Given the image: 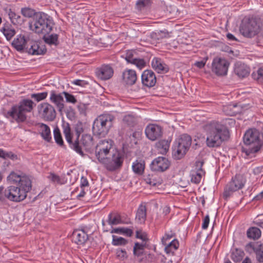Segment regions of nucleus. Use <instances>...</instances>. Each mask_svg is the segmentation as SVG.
Wrapping results in <instances>:
<instances>
[{
	"label": "nucleus",
	"instance_id": "obj_1",
	"mask_svg": "<svg viewBox=\"0 0 263 263\" xmlns=\"http://www.w3.org/2000/svg\"><path fill=\"white\" fill-rule=\"evenodd\" d=\"M62 126L66 140L71 149L83 156L84 155V150L87 151L91 148L93 146V138L90 135L84 134L82 136L80 139V138H78L73 140V137L71 135L69 123H64Z\"/></svg>",
	"mask_w": 263,
	"mask_h": 263
},
{
	"label": "nucleus",
	"instance_id": "obj_2",
	"mask_svg": "<svg viewBox=\"0 0 263 263\" xmlns=\"http://www.w3.org/2000/svg\"><path fill=\"white\" fill-rule=\"evenodd\" d=\"M206 145L209 147H219L222 143L229 138L227 127L219 122L213 121L206 126Z\"/></svg>",
	"mask_w": 263,
	"mask_h": 263
},
{
	"label": "nucleus",
	"instance_id": "obj_3",
	"mask_svg": "<svg viewBox=\"0 0 263 263\" xmlns=\"http://www.w3.org/2000/svg\"><path fill=\"white\" fill-rule=\"evenodd\" d=\"M11 44L17 51H25L32 55H43L46 52L44 45L40 46L38 43L30 40L25 34L17 35Z\"/></svg>",
	"mask_w": 263,
	"mask_h": 263
},
{
	"label": "nucleus",
	"instance_id": "obj_4",
	"mask_svg": "<svg viewBox=\"0 0 263 263\" xmlns=\"http://www.w3.org/2000/svg\"><path fill=\"white\" fill-rule=\"evenodd\" d=\"M35 105L31 100L24 99L12 106L10 110L5 113V116L7 118H11L17 123L23 122L27 118L26 113L30 112Z\"/></svg>",
	"mask_w": 263,
	"mask_h": 263
},
{
	"label": "nucleus",
	"instance_id": "obj_5",
	"mask_svg": "<svg viewBox=\"0 0 263 263\" xmlns=\"http://www.w3.org/2000/svg\"><path fill=\"white\" fill-rule=\"evenodd\" d=\"M53 24V20L49 15L39 12L29 23V27L38 34H48L52 30Z\"/></svg>",
	"mask_w": 263,
	"mask_h": 263
},
{
	"label": "nucleus",
	"instance_id": "obj_6",
	"mask_svg": "<svg viewBox=\"0 0 263 263\" xmlns=\"http://www.w3.org/2000/svg\"><path fill=\"white\" fill-rule=\"evenodd\" d=\"M259 136V132L256 129H250L246 132L243 136V142L246 147H243V152L247 156L256 153L260 150L262 142Z\"/></svg>",
	"mask_w": 263,
	"mask_h": 263
},
{
	"label": "nucleus",
	"instance_id": "obj_7",
	"mask_svg": "<svg viewBox=\"0 0 263 263\" xmlns=\"http://www.w3.org/2000/svg\"><path fill=\"white\" fill-rule=\"evenodd\" d=\"M113 116L109 114L99 116L93 122L92 132L95 135L100 137H105L112 125Z\"/></svg>",
	"mask_w": 263,
	"mask_h": 263
},
{
	"label": "nucleus",
	"instance_id": "obj_8",
	"mask_svg": "<svg viewBox=\"0 0 263 263\" xmlns=\"http://www.w3.org/2000/svg\"><path fill=\"white\" fill-rule=\"evenodd\" d=\"M9 181L12 182H18L17 186H14L19 191V195L23 194V197L25 199L27 194L29 192L32 188V182L30 178L22 173H16L12 172L7 177Z\"/></svg>",
	"mask_w": 263,
	"mask_h": 263
},
{
	"label": "nucleus",
	"instance_id": "obj_9",
	"mask_svg": "<svg viewBox=\"0 0 263 263\" xmlns=\"http://www.w3.org/2000/svg\"><path fill=\"white\" fill-rule=\"evenodd\" d=\"M192 143L191 137L183 134L175 141L172 147L173 154L177 159H180L186 153Z\"/></svg>",
	"mask_w": 263,
	"mask_h": 263
},
{
	"label": "nucleus",
	"instance_id": "obj_10",
	"mask_svg": "<svg viewBox=\"0 0 263 263\" xmlns=\"http://www.w3.org/2000/svg\"><path fill=\"white\" fill-rule=\"evenodd\" d=\"M246 183V179L243 175L236 174L232 177L231 181L226 185L223 194V197L227 199L233 192L241 189Z\"/></svg>",
	"mask_w": 263,
	"mask_h": 263
},
{
	"label": "nucleus",
	"instance_id": "obj_11",
	"mask_svg": "<svg viewBox=\"0 0 263 263\" xmlns=\"http://www.w3.org/2000/svg\"><path fill=\"white\" fill-rule=\"evenodd\" d=\"M124 160L123 156L119 151H115L111 155V157H107L103 162L101 163L104 165L109 171H115L121 167Z\"/></svg>",
	"mask_w": 263,
	"mask_h": 263
},
{
	"label": "nucleus",
	"instance_id": "obj_12",
	"mask_svg": "<svg viewBox=\"0 0 263 263\" xmlns=\"http://www.w3.org/2000/svg\"><path fill=\"white\" fill-rule=\"evenodd\" d=\"M19 191L13 185L9 186L6 189L0 186V201L4 202L6 199L14 202H20L25 199L23 194L19 195Z\"/></svg>",
	"mask_w": 263,
	"mask_h": 263
},
{
	"label": "nucleus",
	"instance_id": "obj_13",
	"mask_svg": "<svg viewBox=\"0 0 263 263\" xmlns=\"http://www.w3.org/2000/svg\"><path fill=\"white\" fill-rule=\"evenodd\" d=\"M113 141L111 140L101 141L96 146L95 149L96 156L101 163L106 159L112 148Z\"/></svg>",
	"mask_w": 263,
	"mask_h": 263
},
{
	"label": "nucleus",
	"instance_id": "obj_14",
	"mask_svg": "<svg viewBox=\"0 0 263 263\" xmlns=\"http://www.w3.org/2000/svg\"><path fill=\"white\" fill-rule=\"evenodd\" d=\"M259 26L254 18L249 19L247 22H242L240 31L241 34L247 37H252L256 35L259 31Z\"/></svg>",
	"mask_w": 263,
	"mask_h": 263
},
{
	"label": "nucleus",
	"instance_id": "obj_15",
	"mask_svg": "<svg viewBox=\"0 0 263 263\" xmlns=\"http://www.w3.org/2000/svg\"><path fill=\"white\" fill-rule=\"evenodd\" d=\"M229 62L225 59L216 57L212 64V71L217 76H224L227 74Z\"/></svg>",
	"mask_w": 263,
	"mask_h": 263
},
{
	"label": "nucleus",
	"instance_id": "obj_16",
	"mask_svg": "<svg viewBox=\"0 0 263 263\" xmlns=\"http://www.w3.org/2000/svg\"><path fill=\"white\" fill-rule=\"evenodd\" d=\"M38 111L41 118L45 121H52L56 117L54 108L48 103L40 104L38 106Z\"/></svg>",
	"mask_w": 263,
	"mask_h": 263
},
{
	"label": "nucleus",
	"instance_id": "obj_17",
	"mask_svg": "<svg viewBox=\"0 0 263 263\" xmlns=\"http://www.w3.org/2000/svg\"><path fill=\"white\" fill-rule=\"evenodd\" d=\"M204 164L203 161H197L195 163V168L191 170L190 172L191 181L192 182L198 184L201 179L205 174V172L202 169Z\"/></svg>",
	"mask_w": 263,
	"mask_h": 263
},
{
	"label": "nucleus",
	"instance_id": "obj_18",
	"mask_svg": "<svg viewBox=\"0 0 263 263\" xmlns=\"http://www.w3.org/2000/svg\"><path fill=\"white\" fill-rule=\"evenodd\" d=\"M145 133L148 139L152 141H155L162 137V128L157 124H150L146 127Z\"/></svg>",
	"mask_w": 263,
	"mask_h": 263
},
{
	"label": "nucleus",
	"instance_id": "obj_19",
	"mask_svg": "<svg viewBox=\"0 0 263 263\" xmlns=\"http://www.w3.org/2000/svg\"><path fill=\"white\" fill-rule=\"evenodd\" d=\"M124 56L127 63L135 65L139 69H142L146 65L145 61L143 59L139 58L135 50L126 51Z\"/></svg>",
	"mask_w": 263,
	"mask_h": 263
},
{
	"label": "nucleus",
	"instance_id": "obj_20",
	"mask_svg": "<svg viewBox=\"0 0 263 263\" xmlns=\"http://www.w3.org/2000/svg\"><path fill=\"white\" fill-rule=\"evenodd\" d=\"M170 165V161L167 158L159 157L152 161L151 168L153 171L163 172L167 170Z\"/></svg>",
	"mask_w": 263,
	"mask_h": 263
},
{
	"label": "nucleus",
	"instance_id": "obj_21",
	"mask_svg": "<svg viewBox=\"0 0 263 263\" xmlns=\"http://www.w3.org/2000/svg\"><path fill=\"white\" fill-rule=\"evenodd\" d=\"M142 84L149 87L154 86L156 82V77L154 72L151 70L143 71L141 76Z\"/></svg>",
	"mask_w": 263,
	"mask_h": 263
},
{
	"label": "nucleus",
	"instance_id": "obj_22",
	"mask_svg": "<svg viewBox=\"0 0 263 263\" xmlns=\"http://www.w3.org/2000/svg\"><path fill=\"white\" fill-rule=\"evenodd\" d=\"M63 93H57L55 90L50 91V101L54 104L58 109V110L62 112L64 108V100Z\"/></svg>",
	"mask_w": 263,
	"mask_h": 263
},
{
	"label": "nucleus",
	"instance_id": "obj_23",
	"mask_svg": "<svg viewBox=\"0 0 263 263\" xmlns=\"http://www.w3.org/2000/svg\"><path fill=\"white\" fill-rule=\"evenodd\" d=\"M252 249L255 254L256 260L263 263V243L250 242L247 246Z\"/></svg>",
	"mask_w": 263,
	"mask_h": 263
},
{
	"label": "nucleus",
	"instance_id": "obj_24",
	"mask_svg": "<svg viewBox=\"0 0 263 263\" xmlns=\"http://www.w3.org/2000/svg\"><path fill=\"white\" fill-rule=\"evenodd\" d=\"M88 238V235L83 230H77L72 234V239L78 245H83Z\"/></svg>",
	"mask_w": 263,
	"mask_h": 263
},
{
	"label": "nucleus",
	"instance_id": "obj_25",
	"mask_svg": "<svg viewBox=\"0 0 263 263\" xmlns=\"http://www.w3.org/2000/svg\"><path fill=\"white\" fill-rule=\"evenodd\" d=\"M122 77L124 82L129 85H134L137 79L136 71L132 69L125 70L123 72Z\"/></svg>",
	"mask_w": 263,
	"mask_h": 263
},
{
	"label": "nucleus",
	"instance_id": "obj_26",
	"mask_svg": "<svg viewBox=\"0 0 263 263\" xmlns=\"http://www.w3.org/2000/svg\"><path fill=\"white\" fill-rule=\"evenodd\" d=\"M97 76L102 80L110 79L113 75L114 70L109 65H104L97 72Z\"/></svg>",
	"mask_w": 263,
	"mask_h": 263
},
{
	"label": "nucleus",
	"instance_id": "obj_27",
	"mask_svg": "<svg viewBox=\"0 0 263 263\" xmlns=\"http://www.w3.org/2000/svg\"><path fill=\"white\" fill-rule=\"evenodd\" d=\"M234 71L239 77L244 78L249 74V68L244 64L237 63L235 65Z\"/></svg>",
	"mask_w": 263,
	"mask_h": 263
},
{
	"label": "nucleus",
	"instance_id": "obj_28",
	"mask_svg": "<svg viewBox=\"0 0 263 263\" xmlns=\"http://www.w3.org/2000/svg\"><path fill=\"white\" fill-rule=\"evenodd\" d=\"M38 126L41 130L40 134L42 137L47 142H50L51 140V136L49 127L42 123H39Z\"/></svg>",
	"mask_w": 263,
	"mask_h": 263
},
{
	"label": "nucleus",
	"instance_id": "obj_29",
	"mask_svg": "<svg viewBox=\"0 0 263 263\" xmlns=\"http://www.w3.org/2000/svg\"><path fill=\"white\" fill-rule=\"evenodd\" d=\"M152 67L159 73H165L168 71V66L162 63L158 59H154L152 62Z\"/></svg>",
	"mask_w": 263,
	"mask_h": 263
},
{
	"label": "nucleus",
	"instance_id": "obj_30",
	"mask_svg": "<svg viewBox=\"0 0 263 263\" xmlns=\"http://www.w3.org/2000/svg\"><path fill=\"white\" fill-rule=\"evenodd\" d=\"M59 35L57 34L53 33L50 35L44 34L43 40L47 44L50 46H57L59 44L58 40Z\"/></svg>",
	"mask_w": 263,
	"mask_h": 263
},
{
	"label": "nucleus",
	"instance_id": "obj_31",
	"mask_svg": "<svg viewBox=\"0 0 263 263\" xmlns=\"http://www.w3.org/2000/svg\"><path fill=\"white\" fill-rule=\"evenodd\" d=\"M1 31L8 41H10L16 33L15 29L9 24H5Z\"/></svg>",
	"mask_w": 263,
	"mask_h": 263
},
{
	"label": "nucleus",
	"instance_id": "obj_32",
	"mask_svg": "<svg viewBox=\"0 0 263 263\" xmlns=\"http://www.w3.org/2000/svg\"><path fill=\"white\" fill-rule=\"evenodd\" d=\"M107 222L110 226L122 223L121 215L115 212H111L108 215Z\"/></svg>",
	"mask_w": 263,
	"mask_h": 263
},
{
	"label": "nucleus",
	"instance_id": "obj_33",
	"mask_svg": "<svg viewBox=\"0 0 263 263\" xmlns=\"http://www.w3.org/2000/svg\"><path fill=\"white\" fill-rule=\"evenodd\" d=\"M146 218V208L145 205L141 204L137 211L136 219L140 223H144Z\"/></svg>",
	"mask_w": 263,
	"mask_h": 263
},
{
	"label": "nucleus",
	"instance_id": "obj_34",
	"mask_svg": "<svg viewBox=\"0 0 263 263\" xmlns=\"http://www.w3.org/2000/svg\"><path fill=\"white\" fill-rule=\"evenodd\" d=\"M170 143L168 140H161L156 143V147L161 154L164 155L168 152Z\"/></svg>",
	"mask_w": 263,
	"mask_h": 263
},
{
	"label": "nucleus",
	"instance_id": "obj_35",
	"mask_svg": "<svg viewBox=\"0 0 263 263\" xmlns=\"http://www.w3.org/2000/svg\"><path fill=\"white\" fill-rule=\"evenodd\" d=\"M145 168V162L142 160H136L134 162L132 165V168L134 172L138 175L143 174Z\"/></svg>",
	"mask_w": 263,
	"mask_h": 263
},
{
	"label": "nucleus",
	"instance_id": "obj_36",
	"mask_svg": "<svg viewBox=\"0 0 263 263\" xmlns=\"http://www.w3.org/2000/svg\"><path fill=\"white\" fill-rule=\"evenodd\" d=\"M247 235L248 238L255 240L260 237L261 231L258 228L251 227L248 230Z\"/></svg>",
	"mask_w": 263,
	"mask_h": 263
},
{
	"label": "nucleus",
	"instance_id": "obj_37",
	"mask_svg": "<svg viewBox=\"0 0 263 263\" xmlns=\"http://www.w3.org/2000/svg\"><path fill=\"white\" fill-rule=\"evenodd\" d=\"M123 123L129 126L133 127L138 122L137 117L133 115H125L123 118Z\"/></svg>",
	"mask_w": 263,
	"mask_h": 263
},
{
	"label": "nucleus",
	"instance_id": "obj_38",
	"mask_svg": "<svg viewBox=\"0 0 263 263\" xmlns=\"http://www.w3.org/2000/svg\"><path fill=\"white\" fill-rule=\"evenodd\" d=\"M165 246V251L166 253H173L179 247V242L176 239H174L171 241L168 242Z\"/></svg>",
	"mask_w": 263,
	"mask_h": 263
},
{
	"label": "nucleus",
	"instance_id": "obj_39",
	"mask_svg": "<svg viewBox=\"0 0 263 263\" xmlns=\"http://www.w3.org/2000/svg\"><path fill=\"white\" fill-rule=\"evenodd\" d=\"M8 15L11 22L14 25L22 24L24 22L23 18L11 9L9 10Z\"/></svg>",
	"mask_w": 263,
	"mask_h": 263
},
{
	"label": "nucleus",
	"instance_id": "obj_40",
	"mask_svg": "<svg viewBox=\"0 0 263 263\" xmlns=\"http://www.w3.org/2000/svg\"><path fill=\"white\" fill-rule=\"evenodd\" d=\"M110 233H117L120 234H123L127 236H132L133 234V231L132 229L127 228H113L110 231Z\"/></svg>",
	"mask_w": 263,
	"mask_h": 263
},
{
	"label": "nucleus",
	"instance_id": "obj_41",
	"mask_svg": "<svg viewBox=\"0 0 263 263\" xmlns=\"http://www.w3.org/2000/svg\"><path fill=\"white\" fill-rule=\"evenodd\" d=\"M145 246V243H139V242H136L133 249L134 255L137 257L141 256L144 253V250Z\"/></svg>",
	"mask_w": 263,
	"mask_h": 263
},
{
	"label": "nucleus",
	"instance_id": "obj_42",
	"mask_svg": "<svg viewBox=\"0 0 263 263\" xmlns=\"http://www.w3.org/2000/svg\"><path fill=\"white\" fill-rule=\"evenodd\" d=\"M244 252L240 249H235L231 253V258L235 262L240 261L244 256Z\"/></svg>",
	"mask_w": 263,
	"mask_h": 263
},
{
	"label": "nucleus",
	"instance_id": "obj_43",
	"mask_svg": "<svg viewBox=\"0 0 263 263\" xmlns=\"http://www.w3.org/2000/svg\"><path fill=\"white\" fill-rule=\"evenodd\" d=\"M111 244L114 246H124L128 243V240L122 237L112 235Z\"/></svg>",
	"mask_w": 263,
	"mask_h": 263
},
{
	"label": "nucleus",
	"instance_id": "obj_44",
	"mask_svg": "<svg viewBox=\"0 0 263 263\" xmlns=\"http://www.w3.org/2000/svg\"><path fill=\"white\" fill-rule=\"evenodd\" d=\"M0 157L4 159H10L13 161L18 159L17 156L12 152H7L2 149H0Z\"/></svg>",
	"mask_w": 263,
	"mask_h": 263
},
{
	"label": "nucleus",
	"instance_id": "obj_45",
	"mask_svg": "<svg viewBox=\"0 0 263 263\" xmlns=\"http://www.w3.org/2000/svg\"><path fill=\"white\" fill-rule=\"evenodd\" d=\"M144 180L146 183L152 186H157L161 183L160 180L157 179V176L153 174H149L146 176L144 178Z\"/></svg>",
	"mask_w": 263,
	"mask_h": 263
},
{
	"label": "nucleus",
	"instance_id": "obj_46",
	"mask_svg": "<svg viewBox=\"0 0 263 263\" xmlns=\"http://www.w3.org/2000/svg\"><path fill=\"white\" fill-rule=\"evenodd\" d=\"M54 138L55 142L60 146L65 147L64 142L60 131V129L56 127L53 130Z\"/></svg>",
	"mask_w": 263,
	"mask_h": 263
},
{
	"label": "nucleus",
	"instance_id": "obj_47",
	"mask_svg": "<svg viewBox=\"0 0 263 263\" xmlns=\"http://www.w3.org/2000/svg\"><path fill=\"white\" fill-rule=\"evenodd\" d=\"M48 178L54 184H63L64 183V179L63 178L53 173H50L49 174V175L48 176Z\"/></svg>",
	"mask_w": 263,
	"mask_h": 263
},
{
	"label": "nucleus",
	"instance_id": "obj_48",
	"mask_svg": "<svg viewBox=\"0 0 263 263\" xmlns=\"http://www.w3.org/2000/svg\"><path fill=\"white\" fill-rule=\"evenodd\" d=\"M36 13L34 9L28 7L23 8L21 9L22 14L26 17L30 18L33 16L34 17Z\"/></svg>",
	"mask_w": 263,
	"mask_h": 263
},
{
	"label": "nucleus",
	"instance_id": "obj_49",
	"mask_svg": "<svg viewBox=\"0 0 263 263\" xmlns=\"http://www.w3.org/2000/svg\"><path fill=\"white\" fill-rule=\"evenodd\" d=\"M48 96L47 92H43L36 93H32L31 95V98L34 99L37 102H40L42 100L45 99Z\"/></svg>",
	"mask_w": 263,
	"mask_h": 263
},
{
	"label": "nucleus",
	"instance_id": "obj_50",
	"mask_svg": "<svg viewBox=\"0 0 263 263\" xmlns=\"http://www.w3.org/2000/svg\"><path fill=\"white\" fill-rule=\"evenodd\" d=\"M149 4V0H138L136 3V8L139 10H141L148 6Z\"/></svg>",
	"mask_w": 263,
	"mask_h": 263
},
{
	"label": "nucleus",
	"instance_id": "obj_51",
	"mask_svg": "<svg viewBox=\"0 0 263 263\" xmlns=\"http://www.w3.org/2000/svg\"><path fill=\"white\" fill-rule=\"evenodd\" d=\"M116 256L118 259L124 260L127 258V252L125 250L118 249L116 250Z\"/></svg>",
	"mask_w": 263,
	"mask_h": 263
},
{
	"label": "nucleus",
	"instance_id": "obj_52",
	"mask_svg": "<svg viewBox=\"0 0 263 263\" xmlns=\"http://www.w3.org/2000/svg\"><path fill=\"white\" fill-rule=\"evenodd\" d=\"M83 126L82 122H78L74 126V132L76 134V138H80V135L83 132Z\"/></svg>",
	"mask_w": 263,
	"mask_h": 263
},
{
	"label": "nucleus",
	"instance_id": "obj_53",
	"mask_svg": "<svg viewBox=\"0 0 263 263\" xmlns=\"http://www.w3.org/2000/svg\"><path fill=\"white\" fill-rule=\"evenodd\" d=\"M62 93L63 95H64L66 101L67 102L71 103L72 104H74L77 102V99L75 98L73 95L66 91L62 92Z\"/></svg>",
	"mask_w": 263,
	"mask_h": 263
},
{
	"label": "nucleus",
	"instance_id": "obj_54",
	"mask_svg": "<svg viewBox=\"0 0 263 263\" xmlns=\"http://www.w3.org/2000/svg\"><path fill=\"white\" fill-rule=\"evenodd\" d=\"M175 236V234L172 232H170V233H166L165 235L162 237L161 239V241L162 244L166 245L167 243V241L171 240L173 237Z\"/></svg>",
	"mask_w": 263,
	"mask_h": 263
},
{
	"label": "nucleus",
	"instance_id": "obj_55",
	"mask_svg": "<svg viewBox=\"0 0 263 263\" xmlns=\"http://www.w3.org/2000/svg\"><path fill=\"white\" fill-rule=\"evenodd\" d=\"M67 117L70 119L73 120L75 117V112L73 108L69 107L66 111Z\"/></svg>",
	"mask_w": 263,
	"mask_h": 263
},
{
	"label": "nucleus",
	"instance_id": "obj_56",
	"mask_svg": "<svg viewBox=\"0 0 263 263\" xmlns=\"http://www.w3.org/2000/svg\"><path fill=\"white\" fill-rule=\"evenodd\" d=\"M208 60V58H204L202 61H197L195 63V65L197 66L199 68H203L206 62V61Z\"/></svg>",
	"mask_w": 263,
	"mask_h": 263
},
{
	"label": "nucleus",
	"instance_id": "obj_57",
	"mask_svg": "<svg viewBox=\"0 0 263 263\" xmlns=\"http://www.w3.org/2000/svg\"><path fill=\"white\" fill-rule=\"evenodd\" d=\"M89 185L88 181L86 178L82 176L81 178V183L80 187L81 188H84L86 187H88Z\"/></svg>",
	"mask_w": 263,
	"mask_h": 263
},
{
	"label": "nucleus",
	"instance_id": "obj_58",
	"mask_svg": "<svg viewBox=\"0 0 263 263\" xmlns=\"http://www.w3.org/2000/svg\"><path fill=\"white\" fill-rule=\"evenodd\" d=\"M210 222V217L208 215L205 216L203 219V223L202 224V228L203 229H206L209 226Z\"/></svg>",
	"mask_w": 263,
	"mask_h": 263
},
{
	"label": "nucleus",
	"instance_id": "obj_59",
	"mask_svg": "<svg viewBox=\"0 0 263 263\" xmlns=\"http://www.w3.org/2000/svg\"><path fill=\"white\" fill-rule=\"evenodd\" d=\"M136 237L141 239L143 241H146L147 240L146 235L138 231L136 232Z\"/></svg>",
	"mask_w": 263,
	"mask_h": 263
},
{
	"label": "nucleus",
	"instance_id": "obj_60",
	"mask_svg": "<svg viewBox=\"0 0 263 263\" xmlns=\"http://www.w3.org/2000/svg\"><path fill=\"white\" fill-rule=\"evenodd\" d=\"M140 136V133L139 132H135L132 133L130 136V138L132 140H134V142L136 144L137 142L136 141L137 138H138Z\"/></svg>",
	"mask_w": 263,
	"mask_h": 263
},
{
	"label": "nucleus",
	"instance_id": "obj_61",
	"mask_svg": "<svg viewBox=\"0 0 263 263\" xmlns=\"http://www.w3.org/2000/svg\"><path fill=\"white\" fill-rule=\"evenodd\" d=\"M73 84L78 86L84 87L86 85L88 84V83L84 80H76L73 81Z\"/></svg>",
	"mask_w": 263,
	"mask_h": 263
},
{
	"label": "nucleus",
	"instance_id": "obj_62",
	"mask_svg": "<svg viewBox=\"0 0 263 263\" xmlns=\"http://www.w3.org/2000/svg\"><path fill=\"white\" fill-rule=\"evenodd\" d=\"M257 80H260L263 81V68H259L257 71Z\"/></svg>",
	"mask_w": 263,
	"mask_h": 263
},
{
	"label": "nucleus",
	"instance_id": "obj_63",
	"mask_svg": "<svg viewBox=\"0 0 263 263\" xmlns=\"http://www.w3.org/2000/svg\"><path fill=\"white\" fill-rule=\"evenodd\" d=\"M227 37L229 41H237V39L232 34H231L230 33H228L227 34Z\"/></svg>",
	"mask_w": 263,
	"mask_h": 263
},
{
	"label": "nucleus",
	"instance_id": "obj_64",
	"mask_svg": "<svg viewBox=\"0 0 263 263\" xmlns=\"http://www.w3.org/2000/svg\"><path fill=\"white\" fill-rule=\"evenodd\" d=\"M85 187H84V188H81L82 190L80 192V193L78 195V197H83L85 196L86 193H85Z\"/></svg>",
	"mask_w": 263,
	"mask_h": 263
}]
</instances>
